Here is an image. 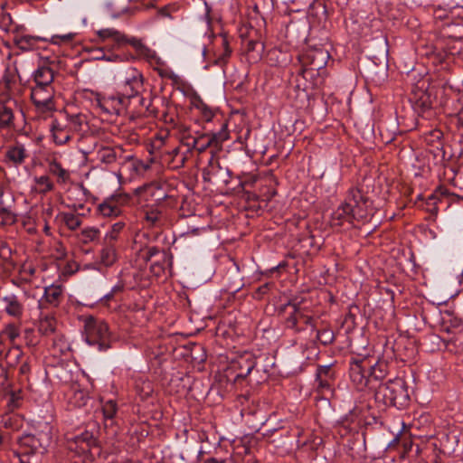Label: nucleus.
<instances>
[{
  "label": "nucleus",
  "instance_id": "f257e3e1",
  "mask_svg": "<svg viewBox=\"0 0 463 463\" xmlns=\"http://www.w3.org/2000/svg\"><path fill=\"white\" fill-rule=\"evenodd\" d=\"M52 439V426L44 423L33 433H24L18 439L15 457H22L25 463H42Z\"/></svg>",
  "mask_w": 463,
  "mask_h": 463
},
{
  "label": "nucleus",
  "instance_id": "f03ea898",
  "mask_svg": "<svg viewBox=\"0 0 463 463\" xmlns=\"http://www.w3.org/2000/svg\"><path fill=\"white\" fill-rule=\"evenodd\" d=\"M126 87L122 94L109 95L95 99L96 105L107 114L118 113L122 109L125 99L139 96L144 90L143 75L131 69V76L126 79Z\"/></svg>",
  "mask_w": 463,
  "mask_h": 463
},
{
  "label": "nucleus",
  "instance_id": "7ed1b4c3",
  "mask_svg": "<svg viewBox=\"0 0 463 463\" xmlns=\"http://www.w3.org/2000/svg\"><path fill=\"white\" fill-rule=\"evenodd\" d=\"M66 446L71 451L77 455H87L90 459L99 457L101 448L99 442L92 430H85L80 434L66 437Z\"/></svg>",
  "mask_w": 463,
  "mask_h": 463
},
{
  "label": "nucleus",
  "instance_id": "20e7f679",
  "mask_svg": "<svg viewBox=\"0 0 463 463\" xmlns=\"http://www.w3.org/2000/svg\"><path fill=\"white\" fill-rule=\"evenodd\" d=\"M84 329L85 341L89 345L97 347L99 351L110 348L111 336L105 321L90 317L85 321Z\"/></svg>",
  "mask_w": 463,
  "mask_h": 463
},
{
  "label": "nucleus",
  "instance_id": "39448f33",
  "mask_svg": "<svg viewBox=\"0 0 463 463\" xmlns=\"http://www.w3.org/2000/svg\"><path fill=\"white\" fill-rule=\"evenodd\" d=\"M347 202L352 206V212L356 220H367L373 214V209L368 197L364 196L358 189H351L346 196Z\"/></svg>",
  "mask_w": 463,
  "mask_h": 463
},
{
  "label": "nucleus",
  "instance_id": "423d86ee",
  "mask_svg": "<svg viewBox=\"0 0 463 463\" xmlns=\"http://www.w3.org/2000/svg\"><path fill=\"white\" fill-rule=\"evenodd\" d=\"M384 398L393 405H403L409 399L408 391L404 382L400 379L390 380L380 387Z\"/></svg>",
  "mask_w": 463,
  "mask_h": 463
},
{
  "label": "nucleus",
  "instance_id": "0eeeda50",
  "mask_svg": "<svg viewBox=\"0 0 463 463\" xmlns=\"http://www.w3.org/2000/svg\"><path fill=\"white\" fill-rule=\"evenodd\" d=\"M53 93L52 86L35 84L32 88L31 99L37 110L41 112L54 110Z\"/></svg>",
  "mask_w": 463,
  "mask_h": 463
},
{
  "label": "nucleus",
  "instance_id": "6e6552de",
  "mask_svg": "<svg viewBox=\"0 0 463 463\" xmlns=\"http://www.w3.org/2000/svg\"><path fill=\"white\" fill-rule=\"evenodd\" d=\"M18 109L17 101L12 98L0 101V130H18L15 125V111Z\"/></svg>",
  "mask_w": 463,
  "mask_h": 463
},
{
  "label": "nucleus",
  "instance_id": "1a4fd4ad",
  "mask_svg": "<svg viewBox=\"0 0 463 463\" xmlns=\"http://www.w3.org/2000/svg\"><path fill=\"white\" fill-rule=\"evenodd\" d=\"M329 58L327 50L322 47H309L302 54L301 61L309 70L319 71L326 67Z\"/></svg>",
  "mask_w": 463,
  "mask_h": 463
},
{
  "label": "nucleus",
  "instance_id": "9d476101",
  "mask_svg": "<svg viewBox=\"0 0 463 463\" xmlns=\"http://www.w3.org/2000/svg\"><path fill=\"white\" fill-rule=\"evenodd\" d=\"M14 208V196L0 191V227L12 225L16 222V214Z\"/></svg>",
  "mask_w": 463,
  "mask_h": 463
},
{
  "label": "nucleus",
  "instance_id": "9b49d317",
  "mask_svg": "<svg viewBox=\"0 0 463 463\" xmlns=\"http://www.w3.org/2000/svg\"><path fill=\"white\" fill-rule=\"evenodd\" d=\"M98 35L103 40L112 39L118 45L129 43L137 51H141L144 48L140 40L135 38L128 40L126 35L114 28L100 29L98 31Z\"/></svg>",
  "mask_w": 463,
  "mask_h": 463
},
{
  "label": "nucleus",
  "instance_id": "f8f14e48",
  "mask_svg": "<svg viewBox=\"0 0 463 463\" xmlns=\"http://www.w3.org/2000/svg\"><path fill=\"white\" fill-rule=\"evenodd\" d=\"M354 219L352 212V206L347 199L341 203L331 214V222L334 226H341L345 222H351Z\"/></svg>",
  "mask_w": 463,
  "mask_h": 463
},
{
  "label": "nucleus",
  "instance_id": "ddd939ff",
  "mask_svg": "<svg viewBox=\"0 0 463 463\" xmlns=\"http://www.w3.org/2000/svg\"><path fill=\"white\" fill-rule=\"evenodd\" d=\"M62 293L63 288L61 285L52 284L46 287L43 297L40 301V305L43 307L44 304L47 303L52 307H58L61 301Z\"/></svg>",
  "mask_w": 463,
  "mask_h": 463
},
{
  "label": "nucleus",
  "instance_id": "4468645a",
  "mask_svg": "<svg viewBox=\"0 0 463 463\" xmlns=\"http://www.w3.org/2000/svg\"><path fill=\"white\" fill-rule=\"evenodd\" d=\"M27 156L28 154L24 146L19 142L8 146L5 152L6 159L14 165H22Z\"/></svg>",
  "mask_w": 463,
  "mask_h": 463
},
{
  "label": "nucleus",
  "instance_id": "2eb2a0df",
  "mask_svg": "<svg viewBox=\"0 0 463 463\" xmlns=\"http://www.w3.org/2000/svg\"><path fill=\"white\" fill-rule=\"evenodd\" d=\"M5 303V311L8 316L14 318H21L24 314V306L15 295H9L3 298Z\"/></svg>",
  "mask_w": 463,
  "mask_h": 463
},
{
  "label": "nucleus",
  "instance_id": "dca6fc26",
  "mask_svg": "<svg viewBox=\"0 0 463 463\" xmlns=\"http://www.w3.org/2000/svg\"><path fill=\"white\" fill-rule=\"evenodd\" d=\"M33 80L37 85L51 86L54 80V72L52 69L48 66H39L33 72Z\"/></svg>",
  "mask_w": 463,
  "mask_h": 463
},
{
  "label": "nucleus",
  "instance_id": "f3484780",
  "mask_svg": "<svg viewBox=\"0 0 463 463\" xmlns=\"http://www.w3.org/2000/svg\"><path fill=\"white\" fill-rule=\"evenodd\" d=\"M98 211L104 217H116L121 213L117 199L114 196L109 197L101 203L98 206Z\"/></svg>",
  "mask_w": 463,
  "mask_h": 463
},
{
  "label": "nucleus",
  "instance_id": "a211bd4d",
  "mask_svg": "<svg viewBox=\"0 0 463 463\" xmlns=\"http://www.w3.org/2000/svg\"><path fill=\"white\" fill-rule=\"evenodd\" d=\"M20 393V390L16 392L13 390L11 386L6 389L0 390V397L2 400L5 401L6 406L10 411H13L19 406L22 398Z\"/></svg>",
  "mask_w": 463,
  "mask_h": 463
},
{
  "label": "nucleus",
  "instance_id": "6ab92c4d",
  "mask_svg": "<svg viewBox=\"0 0 463 463\" xmlns=\"http://www.w3.org/2000/svg\"><path fill=\"white\" fill-rule=\"evenodd\" d=\"M71 394L69 397V402L71 405L77 408H81L87 404L90 397L84 390L80 388L79 385H71Z\"/></svg>",
  "mask_w": 463,
  "mask_h": 463
},
{
  "label": "nucleus",
  "instance_id": "aec40b11",
  "mask_svg": "<svg viewBox=\"0 0 463 463\" xmlns=\"http://www.w3.org/2000/svg\"><path fill=\"white\" fill-rule=\"evenodd\" d=\"M232 48L226 37L222 36L221 39V49L214 52V63L218 66H223L228 61L232 54Z\"/></svg>",
  "mask_w": 463,
  "mask_h": 463
},
{
  "label": "nucleus",
  "instance_id": "412c9836",
  "mask_svg": "<svg viewBox=\"0 0 463 463\" xmlns=\"http://www.w3.org/2000/svg\"><path fill=\"white\" fill-rule=\"evenodd\" d=\"M56 330V319L51 316H45L39 320L38 331L43 335H50Z\"/></svg>",
  "mask_w": 463,
  "mask_h": 463
},
{
  "label": "nucleus",
  "instance_id": "4be33fe9",
  "mask_svg": "<svg viewBox=\"0 0 463 463\" xmlns=\"http://www.w3.org/2000/svg\"><path fill=\"white\" fill-rule=\"evenodd\" d=\"M40 38L31 35H22L14 38V43L23 52H28L33 49L35 43Z\"/></svg>",
  "mask_w": 463,
  "mask_h": 463
},
{
  "label": "nucleus",
  "instance_id": "5701e85b",
  "mask_svg": "<svg viewBox=\"0 0 463 463\" xmlns=\"http://www.w3.org/2000/svg\"><path fill=\"white\" fill-rule=\"evenodd\" d=\"M52 138L56 145L61 146L71 140V135L61 128L57 122H53L52 128Z\"/></svg>",
  "mask_w": 463,
  "mask_h": 463
},
{
  "label": "nucleus",
  "instance_id": "b1692460",
  "mask_svg": "<svg viewBox=\"0 0 463 463\" xmlns=\"http://www.w3.org/2000/svg\"><path fill=\"white\" fill-rule=\"evenodd\" d=\"M50 174L58 177V182L64 184L70 179V173L61 166V164L56 160H52L49 164Z\"/></svg>",
  "mask_w": 463,
  "mask_h": 463
},
{
  "label": "nucleus",
  "instance_id": "393cba45",
  "mask_svg": "<svg viewBox=\"0 0 463 463\" xmlns=\"http://www.w3.org/2000/svg\"><path fill=\"white\" fill-rule=\"evenodd\" d=\"M24 356V352L19 345L10 347L5 354V360L10 367H15Z\"/></svg>",
  "mask_w": 463,
  "mask_h": 463
},
{
  "label": "nucleus",
  "instance_id": "a878e982",
  "mask_svg": "<svg viewBox=\"0 0 463 463\" xmlns=\"http://www.w3.org/2000/svg\"><path fill=\"white\" fill-rule=\"evenodd\" d=\"M117 260L116 250L112 245H106L100 251V261L103 265L109 267Z\"/></svg>",
  "mask_w": 463,
  "mask_h": 463
},
{
  "label": "nucleus",
  "instance_id": "bb28decb",
  "mask_svg": "<svg viewBox=\"0 0 463 463\" xmlns=\"http://www.w3.org/2000/svg\"><path fill=\"white\" fill-rule=\"evenodd\" d=\"M1 335H5L12 344L20 336V326L15 323H8L1 330Z\"/></svg>",
  "mask_w": 463,
  "mask_h": 463
},
{
  "label": "nucleus",
  "instance_id": "cd10ccee",
  "mask_svg": "<svg viewBox=\"0 0 463 463\" xmlns=\"http://www.w3.org/2000/svg\"><path fill=\"white\" fill-rule=\"evenodd\" d=\"M118 411V405L114 400H108L102 403V413L106 420H112Z\"/></svg>",
  "mask_w": 463,
  "mask_h": 463
},
{
  "label": "nucleus",
  "instance_id": "c85d7f7f",
  "mask_svg": "<svg viewBox=\"0 0 463 463\" xmlns=\"http://www.w3.org/2000/svg\"><path fill=\"white\" fill-rule=\"evenodd\" d=\"M61 221L65 223V225L71 231L76 230L78 227H80L81 222L74 213H63L61 216Z\"/></svg>",
  "mask_w": 463,
  "mask_h": 463
},
{
  "label": "nucleus",
  "instance_id": "c756f323",
  "mask_svg": "<svg viewBox=\"0 0 463 463\" xmlns=\"http://www.w3.org/2000/svg\"><path fill=\"white\" fill-rule=\"evenodd\" d=\"M35 183L42 187L41 194H46L54 189V184L48 175H41L34 178Z\"/></svg>",
  "mask_w": 463,
  "mask_h": 463
},
{
  "label": "nucleus",
  "instance_id": "7c9ffc66",
  "mask_svg": "<svg viewBox=\"0 0 463 463\" xmlns=\"http://www.w3.org/2000/svg\"><path fill=\"white\" fill-rule=\"evenodd\" d=\"M351 378L354 383L358 384L364 385L366 383L365 376L362 372V367L359 364H355L351 367L350 373Z\"/></svg>",
  "mask_w": 463,
  "mask_h": 463
},
{
  "label": "nucleus",
  "instance_id": "2f4dec72",
  "mask_svg": "<svg viewBox=\"0 0 463 463\" xmlns=\"http://www.w3.org/2000/svg\"><path fill=\"white\" fill-rule=\"evenodd\" d=\"M151 194V196L155 197L156 201L162 200L165 197V192L164 189L159 187L157 184H146V195Z\"/></svg>",
  "mask_w": 463,
  "mask_h": 463
},
{
  "label": "nucleus",
  "instance_id": "473e14b6",
  "mask_svg": "<svg viewBox=\"0 0 463 463\" xmlns=\"http://www.w3.org/2000/svg\"><path fill=\"white\" fill-rule=\"evenodd\" d=\"M82 240L84 243L89 241H93L98 239L99 235V231L96 228H87L84 229L81 232Z\"/></svg>",
  "mask_w": 463,
  "mask_h": 463
},
{
  "label": "nucleus",
  "instance_id": "72a5a7b5",
  "mask_svg": "<svg viewBox=\"0 0 463 463\" xmlns=\"http://www.w3.org/2000/svg\"><path fill=\"white\" fill-rule=\"evenodd\" d=\"M371 375L374 379H383L385 376V365L383 364L375 363L370 366Z\"/></svg>",
  "mask_w": 463,
  "mask_h": 463
},
{
  "label": "nucleus",
  "instance_id": "f704fd0d",
  "mask_svg": "<svg viewBox=\"0 0 463 463\" xmlns=\"http://www.w3.org/2000/svg\"><path fill=\"white\" fill-rule=\"evenodd\" d=\"M228 137H229V135H228L225 128H223L219 133L213 134L211 137L207 146L217 145V144L222 143L223 141L228 139Z\"/></svg>",
  "mask_w": 463,
  "mask_h": 463
},
{
  "label": "nucleus",
  "instance_id": "c9c22d12",
  "mask_svg": "<svg viewBox=\"0 0 463 463\" xmlns=\"http://www.w3.org/2000/svg\"><path fill=\"white\" fill-rule=\"evenodd\" d=\"M53 257L56 260H64L67 257V250L62 242L59 241L55 243L53 247Z\"/></svg>",
  "mask_w": 463,
  "mask_h": 463
},
{
  "label": "nucleus",
  "instance_id": "e433bc0d",
  "mask_svg": "<svg viewBox=\"0 0 463 463\" xmlns=\"http://www.w3.org/2000/svg\"><path fill=\"white\" fill-rule=\"evenodd\" d=\"M24 337L25 340V344L28 346H35L38 344V340L34 335V330L33 328L24 329Z\"/></svg>",
  "mask_w": 463,
  "mask_h": 463
},
{
  "label": "nucleus",
  "instance_id": "4c0bfd02",
  "mask_svg": "<svg viewBox=\"0 0 463 463\" xmlns=\"http://www.w3.org/2000/svg\"><path fill=\"white\" fill-rule=\"evenodd\" d=\"M161 213L157 210L151 211L150 213H146V226L148 223H151L152 225H160L161 224Z\"/></svg>",
  "mask_w": 463,
  "mask_h": 463
},
{
  "label": "nucleus",
  "instance_id": "58836bf2",
  "mask_svg": "<svg viewBox=\"0 0 463 463\" xmlns=\"http://www.w3.org/2000/svg\"><path fill=\"white\" fill-rule=\"evenodd\" d=\"M11 383L8 380L7 370L0 364V390L10 387Z\"/></svg>",
  "mask_w": 463,
  "mask_h": 463
},
{
  "label": "nucleus",
  "instance_id": "ea45409f",
  "mask_svg": "<svg viewBox=\"0 0 463 463\" xmlns=\"http://www.w3.org/2000/svg\"><path fill=\"white\" fill-rule=\"evenodd\" d=\"M74 36L75 34L71 33L63 35H53L52 42L54 44H60L61 42L69 43L74 38Z\"/></svg>",
  "mask_w": 463,
  "mask_h": 463
},
{
  "label": "nucleus",
  "instance_id": "a19ab883",
  "mask_svg": "<svg viewBox=\"0 0 463 463\" xmlns=\"http://www.w3.org/2000/svg\"><path fill=\"white\" fill-rule=\"evenodd\" d=\"M318 337L321 339V341L326 345L330 344L334 340V334L330 330H324L320 333H318Z\"/></svg>",
  "mask_w": 463,
  "mask_h": 463
},
{
  "label": "nucleus",
  "instance_id": "79ce46f5",
  "mask_svg": "<svg viewBox=\"0 0 463 463\" xmlns=\"http://www.w3.org/2000/svg\"><path fill=\"white\" fill-rule=\"evenodd\" d=\"M146 62H149L151 65H159L161 63V59L156 57V52L146 48Z\"/></svg>",
  "mask_w": 463,
  "mask_h": 463
},
{
  "label": "nucleus",
  "instance_id": "37998d69",
  "mask_svg": "<svg viewBox=\"0 0 463 463\" xmlns=\"http://www.w3.org/2000/svg\"><path fill=\"white\" fill-rule=\"evenodd\" d=\"M327 371H328V367H326V366L318 369L317 381L318 386L320 388L329 387V383H327V381L321 379L322 373H327Z\"/></svg>",
  "mask_w": 463,
  "mask_h": 463
},
{
  "label": "nucleus",
  "instance_id": "c03bdc74",
  "mask_svg": "<svg viewBox=\"0 0 463 463\" xmlns=\"http://www.w3.org/2000/svg\"><path fill=\"white\" fill-rule=\"evenodd\" d=\"M124 224L122 222H116L112 225V231L109 234H107V237H109L110 241H114L117 239V234L122 230Z\"/></svg>",
  "mask_w": 463,
  "mask_h": 463
},
{
  "label": "nucleus",
  "instance_id": "a18cd8bd",
  "mask_svg": "<svg viewBox=\"0 0 463 463\" xmlns=\"http://www.w3.org/2000/svg\"><path fill=\"white\" fill-rule=\"evenodd\" d=\"M0 253H1L0 259L6 261L11 257L12 250L6 243H3L0 248Z\"/></svg>",
  "mask_w": 463,
  "mask_h": 463
},
{
  "label": "nucleus",
  "instance_id": "49530a36",
  "mask_svg": "<svg viewBox=\"0 0 463 463\" xmlns=\"http://www.w3.org/2000/svg\"><path fill=\"white\" fill-rule=\"evenodd\" d=\"M31 371L30 366V359L27 358L26 360L22 362V364L19 368V373L23 376H27Z\"/></svg>",
  "mask_w": 463,
  "mask_h": 463
},
{
  "label": "nucleus",
  "instance_id": "de8ad7c7",
  "mask_svg": "<svg viewBox=\"0 0 463 463\" xmlns=\"http://www.w3.org/2000/svg\"><path fill=\"white\" fill-rule=\"evenodd\" d=\"M131 169L137 174L140 175L145 171V164L142 161L132 162Z\"/></svg>",
  "mask_w": 463,
  "mask_h": 463
},
{
  "label": "nucleus",
  "instance_id": "09e8293b",
  "mask_svg": "<svg viewBox=\"0 0 463 463\" xmlns=\"http://www.w3.org/2000/svg\"><path fill=\"white\" fill-rule=\"evenodd\" d=\"M160 74L161 75H169L171 78H173L174 83L182 82V79L179 76L172 73L171 71L164 70V71H160Z\"/></svg>",
  "mask_w": 463,
  "mask_h": 463
},
{
  "label": "nucleus",
  "instance_id": "8fccbe9b",
  "mask_svg": "<svg viewBox=\"0 0 463 463\" xmlns=\"http://www.w3.org/2000/svg\"><path fill=\"white\" fill-rule=\"evenodd\" d=\"M98 60L99 59H104V60H107L109 61H121L120 59V56L118 55V54H110L109 56H106V55H103L102 57L100 56H98L97 57Z\"/></svg>",
  "mask_w": 463,
  "mask_h": 463
},
{
  "label": "nucleus",
  "instance_id": "3c124183",
  "mask_svg": "<svg viewBox=\"0 0 463 463\" xmlns=\"http://www.w3.org/2000/svg\"><path fill=\"white\" fill-rule=\"evenodd\" d=\"M124 289V285L122 283H118L117 285H115L112 288H111V292L113 294H115V296L117 297L118 294L121 293Z\"/></svg>",
  "mask_w": 463,
  "mask_h": 463
},
{
  "label": "nucleus",
  "instance_id": "603ef678",
  "mask_svg": "<svg viewBox=\"0 0 463 463\" xmlns=\"http://www.w3.org/2000/svg\"><path fill=\"white\" fill-rule=\"evenodd\" d=\"M204 463H231L230 460H227V459H219V458H207Z\"/></svg>",
  "mask_w": 463,
  "mask_h": 463
},
{
  "label": "nucleus",
  "instance_id": "864d4df0",
  "mask_svg": "<svg viewBox=\"0 0 463 463\" xmlns=\"http://www.w3.org/2000/svg\"><path fill=\"white\" fill-rule=\"evenodd\" d=\"M156 15L158 17H163V18L164 17H170V14H169L166 7L161 8L158 11H156Z\"/></svg>",
  "mask_w": 463,
  "mask_h": 463
},
{
  "label": "nucleus",
  "instance_id": "5fc2aeb1",
  "mask_svg": "<svg viewBox=\"0 0 463 463\" xmlns=\"http://www.w3.org/2000/svg\"><path fill=\"white\" fill-rule=\"evenodd\" d=\"M133 277H134V279L137 282V287L139 288L140 289H142L143 288V286H142V279H143L142 274H134Z\"/></svg>",
  "mask_w": 463,
  "mask_h": 463
},
{
  "label": "nucleus",
  "instance_id": "6e6d98bb",
  "mask_svg": "<svg viewBox=\"0 0 463 463\" xmlns=\"http://www.w3.org/2000/svg\"><path fill=\"white\" fill-rule=\"evenodd\" d=\"M254 366H255V363L253 361H250L247 363L245 376L250 373V372L252 371Z\"/></svg>",
  "mask_w": 463,
  "mask_h": 463
},
{
  "label": "nucleus",
  "instance_id": "4d7b16f0",
  "mask_svg": "<svg viewBox=\"0 0 463 463\" xmlns=\"http://www.w3.org/2000/svg\"><path fill=\"white\" fill-rule=\"evenodd\" d=\"M74 266H76V264L74 262H68L67 265H66V272L68 273H74L75 272V269H73Z\"/></svg>",
  "mask_w": 463,
  "mask_h": 463
},
{
  "label": "nucleus",
  "instance_id": "13d9d810",
  "mask_svg": "<svg viewBox=\"0 0 463 463\" xmlns=\"http://www.w3.org/2000/svg\"><path fill=\"white\" fill-rule=\"evenodd\" d=\"M116 298L115 294H113L111 291L104 295L101 300H105L106 302L110 301Z\"/></svg>",
  "mask_w": 463,
  "mask_h": 463
},
{
  "label": "nucleus",
  "instance_id": "bf43d9fd",
  "mask_svg": "<svg viewBox=\"0 0 463 463\" xmlns=\"http://www.w3.org/2000/svg\"><path fill=\"white\" fill-rule=\"evenodd\" d=\"M144 308H145V305H144L143 302H141V303H135L134 304V307H133L134 310L143 311Z\"/></svg>",
  "mask_w": 463,
  "mask_h": 463
},
{
  "label": "nucleus",
  "instance_id": "052dcab7",
  "mask_svg": "<svg viewBox=\"0 0 463 463\" xmlns=\"http://www.w3.org/2000/svg\"><path fill=\"white\" fill-rule=\"evenodd\" d=\"M152 418H153L154 420H159V419H161V418H162V412H161V411L156 410V411L153 413Z\"/></svg>",
  "mask_w": 463,
  "mask_h": 463
},
{
  "label": "nucleus",
  "instance_id": "680f3d73",
  "mask_svg": "<svg viewBox=\"0 0 463 463\" xmlns=\"http://www.w3.org/2000/svg\"><path fill=\"white\" fill-rule=\"evenodd\" d=\"M162 144H163V138L160 137L152 145V147L153 148L159 147Z\"/></svg>",
  "mask_w": 463,
  "mask_h": 463
},
{
  "label": "nucleus",
  "instance_id": "e2e57ef3",
  "mask_svg": "<svg viewBox=\"0 0 463 463\" xmlns=\"http://www.w3.org/2000/svg\"><path fill=\"white\" fill-rule=\"evenodd\" d=\"M136 388H137V391L139 392V397H140V400L143 401L144 400V395H143V389L142 387L139 388L138 384L136 385Z\"/></svg>",
  "mask_w": 463,
  "mask_h": 463
},
{
  "label": "nucleus",
  "instance_id": "0e129e2a",
  "mask_svg": "<svg viewBox=\"0 0 463 463\" xmlns=\"http://www.w3.org/2000/svg\"><path fill=\"white\" fill-rule=\"evenodd\" d=\"M107 157H108V159H107L108 162H110L111 160L115 159V156L112 155L111 153H109Z\"/></svg>",
  "mask_w": 463,
  "mask_h": 463
},
{
  "label": "nucleus",
  "instance_id": "69168bd1",
  "mask_svg": "<svg viewBox=\"0 0 463 463\" xmlns=\"http://www.w3.org/2000/svg\"><path fill=\"white\" fill-rule=\"evenodd\" d=\"M143 189H145V184L139 186L138 188L136 189V193L137 194H139Z\"/></svg>",
  "mask_w": 463,
  "mask_h": 463
},
{
  "label": "nucleus",
  "instance_id": "338daca9",
  "mask_svg": "<svg viewBox=\"0 0 463 463\" xmlns=\"http://www.w3.org/2000/svg\"><path fill=\"white\" fill-rule=\"evenodd\" d=\"M16 458H17L19 463H25V462H24V459L22 458V457H16Z\"/></svg>",
  "mask_w": 463,
  "mask_h": 463
},
{
  "label": "nucleus",
  "instance_id": "774afa93",
  "mask_svg": "<svg viewBox=\"0 0 463 463\" xmlns=\"http://www.w3.org/2000/svg\"><path fill=\"white\" fill-rule=\"evenodd\" d=\"M4 354V348L3 346H0V357L3 355Z\"/></svg>",
  "mask_w": 463,
  "mask_h": 463
}]
</instances>
